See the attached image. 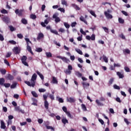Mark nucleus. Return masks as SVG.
Returning a JSON list of instances; mask_svg holds the SVG:
<instances>
[{
    "label": "nucleus",
    "mask_w": 131,
    "mask_h": 131,
    "mask_svg": "<svg viewBox=\"0 0 131 131\" xmlns=\"http://www.w3.org/2000/svg\"><path fill=\"white\" fill-rule=\"evenodd\" d=\"M37 77V75L36 73L33 74L31 79V83L29 81H25V83L27 84L28 86H32L34 88L35 86V80H36V78Z\"/></svg>",
    "instance_id": "f257e3e1"
},
{
    "label": "nucleus",
    "mask_w": 131,
    "mask_h": 131,
    "mask_svg": "<svg viewBox=\"0 0 131 131\" xmlns=\"http://www.w3.org/2000/svg\"><path fill=\"white\" fill-rule=\"evenodd\" d=\"M48 96H49V93H47V94H44L43 95V98L44 100V106L46 108V109H47V110L49 109V102H48Z\"/></svg>",
    "instance_id": "f03ea898"
},
{
    "label": "nucleus",
    "mask_w": 131,
    "mask_h": 131,
    "mask_svg": "<svg viewBox=\"0 0 131 131\" xmlns=\"http://www.w3.org/2000/svg\"><path fill=\"white\" fill-rule=\"evenodd\" d=\"M100 102H104L106 101V99H105V98L103 97H101L100 98V100H99L98 99H96L95 101L97 105H98V106H104V104L100 102Z\"/></svg>",
    "instance_id": "7ed1b4c3"
},
{
    "label": "nucleus",
    "mask_w": 131,
    "mask_h": 131,
    "mask_svg": "<svg viewBox=\"0 0 131 131\" xmlns=\"http://www.w3.org/2000/svg\"><path fill=\"white\" fill-rule=\"evenodd\" d=\"M62 110L64 112H65L68 117H69L71 119H73V116H72L71 114H70V112L67 111V107H66V106H63Z\"/></svg>",
    "instance_id": "20e7f679"
},
{
    "label": "nucleus",
    "mask_w": 131,
    "mask_h": 131,
    "mask_svg": "<svg viewBox=\"0 0 131 131\" xmlns=\"http://www.w3.org/2000/svg\"><path fill=\"white\" fill-rule=\"evenodd\" d=\"M27 60V56L24 55L22 56L21 58V63L25 65V66H27L28 67L29 66V64H28V63L26 62V60Z\"/></svg>",
    "instance_id": "39448f33"
},
{
    "label": "nucleus",
    "mask_w": 131,
    "mask_h": 131,
    "mask_svg": "<svg viewBox=\"0 0 131 131\" xmlns=\"http://www.w3.org/2000/svg\"><path fill=\"white\" fill-rule=\"evenodd\" d=\"M13 53H14V54L15 55H18V54H20V53L21 52V49L18 47H14V48L13 49Z\"/></svg>",
    "instance_id": "423d86ee"
},
{
    "label": "nucleus",
    "mask_w": 131,
    "mask_h": 131,
    "mask_svg": "<svg viewBox=\"0 0 131 131\" xmlns=\"http://www.w3.org/2000/svg\"><path fill=\"white\" fill-rule=\"evenodd\" d=\"M57 58H58V59H61L65 63H69L70 62V60H69L68 58H67L65 57H62L61 56H57Z\"/></svg>",
    "instance_id": "0eeeda50"
},
{
    "label": "nucleus",
    "mask_w": 131,
    "mask_h": 131,
    "mask_svg": "<svg viewBox=\"0 0 131 131\" xmlns=\"http://www.w3.org/2000/svg\"><path fill=\"white\" fill-rule=\"evenodd\" d=\"M49 22H50V18H47L45 20L44 22L41 23V25L42 27H47L46 25H48Z\"/></svg>",
    "instance_id": "6e6552de"
},
{
    "label": "nucleus",
    "mask_w": 131,
    "mask_h": 131,
    "mask_svg": "<svg viewBox=\"0 0 131 131\" xmlns=\"http://www.w3.org/2000/svg\"><path fill=\"white\" fill-rule=\"evenodd\" d=\"M23 12H24V10L20 9L19 10V9H16L15 11V14L16 15H18V16H19L20 17H21L23 15Z\"/></svg>",
    "instance_id": "1a4fd4ad"
},
{
    "label": "nucleus",
    "mask_w": 131,
    "mask_h": 131,
    "mask_svg": "<svg viewBox=\"0 0 131 131\" xmlns=\"http://www.w3.org/2000/svg\"><path fill=\"white\" fill-rule=\"evenodd\" d=\"M85 38L88 40H95L96 35H95L94 34L92 35L91 37L90 35H86Z\"/></svg>",
    "instance_id": "9d476101"
},
{
    "label": "nucleus",
    "mask_w": 131,
    "mask_h": 131,
    "mask_svg": "<svg viewBox=\"0 0 131 131\" xmlns=\"http://www.w3.org/2000/svg\"><path fill=\"white\" fill-rule=\"evenodd\" d=\"M53 19H55V21L56 23H58L61 21V19H60V17H58L57 14H53Z\"/></svg>",
    "instance_id": "9b49d317"
},
{
    "label": "nucleus",
    "mask_w": 131,
    "mask_h": 131,
    "mask_svg": "<svg viewBox=\"0 0 131 131\" xmlns=\"http://www.w3.org/2000/svg\"><path fill=\"white\" fill-rule=\"evenodd\" d=\"M14 109L15 111H17V112H19V113L21 112V113H22L23 114H24V113H25V112L24 111V110H21L20 108V106L15 107Z\"/></svg>",
    "instance_id": "f8f14e48"
},
{
    "label": "nucleus",
    "mask_w": 131,
    "mask_h": 131,
    "mask_svg": "<svg viewBox=\"0 0 131 131\" xmlns=\"http://www.w3.org/2000/svg\"><path fill=\"white\" fill-rule=\"evenodd\" d=\"M75 99L73 97H67V102H69V103H75Z\"/></svg>",
    "instance_id": "ddd939ff"
},
{
    "label": "nucleus",
    "mask_w": 131,
    "mask_h": 131,
    "mask_svg": "<svg viewBox=\"0 0 131 131\" xmlns=\"http://www.w3.org/2000/svg\"><path fill=\"white\" fill-rule=\"evenodd\" d=\"M104 15L107 19H112V18H113L112 15L110 14V13H107V11L104 12Z\"/></svg>",
    "instance_id": "4468645a"
},
{
    "label": "nucleus",
    "mask_w": 131,
    "mask_h": 131,
    "mask_svg": "<svg viewBox=\"0 0 131 131\" xmlns=\"http://www.w3.org/2000/svg\"><path fill=\"white\" fill-rule=\"evenodd\" d=\"M27 50L31 54V55H34L31 47L29 46V43H28V45L27 46Z\"/></svg>",
    "instance_id": "2eb2a0df"
},
{
    "label": "nucleus",
    "mask_w": 131,
    "mask_h": 131,
    "mask_svg": "<svg viewBox=\"0 0 131 131\" xmlns=\"http://www.w3.org/2000/svg\"><path fill=\"white\" fill-rule=\"evenodd\" d=\"M44 36H45L43 35V34L42 33H40L38 35V36L37 37V40H40V39H41V38H43Z\"/></svg>",
    "instance_id": "dca6fc26"
},
{
    "label": "nucleus",
    "mask_w": 131,
    "mask_h": 131,
    "mask_svg": "<svg viewBox=\"0 0 131 131\" xmlns=\"http://www.w3.org/2000/svg\"><path fill=\"white\" fill-rule=\"evenodd\" d=\"M71 6L74 8L75 10H76V11H79L80 10V8H79V7H78V6L75 4H72Z\"/></svg>",
    "instance_id": "f3484780"
},
{
    "label": "nucleus",
    "mask_w": 131,
    "mask_h": 131,
    "mask_svg": "<svg viewBox=\"0 0 131 131\" xmlns=\"http://www.w3.org/2000/svg\"><path fill=\"white\" fill-rule=\"evenodd\" d=\"M117 75L118 76L119 78L122 79L124 78V75L120 72H117Z\"/></svg>",
    "instance_id": "a211bd4d"
},
{
    "label": "nucleus",
    "mask_w": 131,
    "mask_h": 131,
    "mask_svg": "<svg viewBox=\"0 0 131 131\" xmlns=\"http://www.w3.org/2000/svg\"><path fill=\"white\" fill-rule=\"evenodd\" d=\"M3 21L5 22V23H6V24H8L9 23V21H10V19H9V17L7 16H5L2 18Z\"/></svg>",
    "instance_id": "6ab92c4d"
},
{
    "label": "nucleus",
    "mask_w": 131,
    "mask_h": 131,
    "mask_svg": "<svg viewBox=\"0 0 131 131\" xmlns=\"http://www.w3.org/2000/svg\"><path fill=\"white\" fill-rule=\"evenodd\" d=\"M1 128L3 129H5L6 128V124H5L4 120H1Z\"/></svg>",
    "instance_id": "aec40b11"
},
{
    "label": "nucleus",
    "mask_w": 131,
    "mask_h": 131,
    "mask_svg": "<svg viewBox=\"0 0 131 131\" xmlns=\"http://www.w3.org/2000/svg\"><path fill=\"white\" fill-rule=\"evenodd\" d=\"M82 84L84 89H86V88H89V86H90V83L85 82H82Z\"/></svg>",
    "instance_id": "412c9836"
},
{
    "label": "nucleus",
    "mask_w": 131,
    "mask_h": 131,
    "mask_svg": "<svg viewBox=\"0 0 131 131\" xmlns=\"http://www.w3.org/2000/svg\"><path fill=\"white\" fill-rule=\"evenodd\" d=\"M36 73L38 75H39V77L41 78L42 80H43L45 79V77H43V75L41 74L40 72H39L38 71H36Z\"/></svg>",
    "instance_id": "4be33fe9"
},
{
    "label": "nucleus",
    "mask_w": 131,
    "mask_h": 131,
    "mask_svg": "<svg viewBox=\"0 0 131 131\" xmlns=\"http://www.w3.org/2000/svg\"><path fill=\"white\" fill-rule=\"evenodd\" d=\"M80 21H82V22H84L85 24H86V25H88V21H86V20H85V19L84 18V17H83V16H81L80 17Z\"/></svg>",
    "instance_id": "5701e85b"
},
{
    "label": "nucleus",
    "mask_w": 131,
    "mask_h": 131,
    "mask_svg": "<svg viewBox=\"0 0 131 131\" xmlns=\"http://www.w3.org/2000/svg\"><path fill=\"white\" fill-rule=\"evenodd\" d=\"M52 82L55 84H58V80L55 77H52Z\"/></svg>",
    "instance_id": "b1692460"
},
{
    "label": "nucleus",
    "mask_w": 131,
    "mask_h": 131,
    "mask_svg": "<svg viewBox=\"0 0 131 131\" xmlns=\"http://www.w3.org/2000/svg\"><path fill=\"white\" fill-rule=\"evenodd\" d=\"M7 79L9 80H13V79H14V76L9 74L7 76Z\"/></svg>",
    "instance_id": "393cba45"
},
{
    "label": "nucleus",
    "mask_w": 131,
    "mask_h": 131,
    "mask_svg": "<svg viewBox=\"0 0 131 131\" xmlns=\"http://www.w3.org/2000/svg\"><path fill=\"white\" fill-rule=\"evenodd\" d=\"M88 12H89V13H90V14L93 16L94 17H95V18H97V15H96V13L94 12V11L93 10H88Z\"/></svg>",
    "instance_id": "a878e982"
},
{
    "label": "nucleus",
    "mask_w": 131,
    "mask_h": 131,
    "mask_svg": "<svg viewBox=\"0 0 131 131\" xmlns=\"http://www.w3.org/2000/svg\"><path fill=\"white\" fill-rule=\"evenodd\" d=\"M61 122H62V123H63L65 125V124H66V123H68V120H67V119H66V118H64L62 119Z\"/></svg>",
    "instance_id": "bb28decb"
},
{
    "label": "nucleus",
    "mask_w": 131,
    "mask_h": 131,
    "mask_svg": "<svg viewBox=\"0 0 131 131\" xmlns=\"http://www.w3.org/2000/svg\"><path fill=\"white\" fill-rule=\"evenodd\" d=\"M113 82H114V78H111V79H110V80L108 81V84L109 85H111V84H112V83H113Z\"/></svg>",
    "instance_id": "cd10ccee"
},
{
    "label": "nucleus",
    "mask_w": 131,
    "mask_h": 131,
    "mask_svg": "<svg viewBox=\"0 0 131 131\" xmlns=\"http://www.w3.org/2000/svg\"><path fill=\"white\" fill-rule=\"evenodd\" d=\"M0 72L3 75H5V74L7 73V71L6 70V69H0Z\"/></svg>",
    "instance_id": "c85d7f7f"
},
{
    "label": "nucleus",
    "mask_w": 131,
    "mask_h": 131,
    "mask_svg": "<svg viewBox=\"0 0 131 131\" xmlns=\"http://www.w3.org/2000/svg\"><path fill=\"white\" fill-rule=\"evenodd\" d=\"M61 4L63 6H66V7H67L68 6V4H67V1L66 0H61Z\"/></svg>",
    "instance_id": "c756f323"
},
{
    "label": "nucleus",
    "mask_w": 131,
    "mask_h": 131,
    "mask_svg": "<svg viewBox=\"0 0 131 131\" xmlns=\"http://www.w3.org/2000/svg\"><path fill=\"white\" fill-rule=\"evenodd\" d=\"M5 84V78H0V85H4Z\"/></svg>",
    "instance_id": "7c9ffc66"
},
{
    "label": "nucleus",
    "mask_w": 131,
    "mask_h": 131,
    "mask_svg": "<svg viewBox=\"0 0 131 131\" xmlns=\"http://www.w3.org/2000/svg\"><path fill=\"white\" fill-rule=\"evenodd\" d=\"M21 23H23V24H24L25 25H26V24H27V23H28V21H27V20H26V19L22 18L21 19Z\"/></svg>",
    "instance_id": "2f4dec72"
},
{
    "label": "nucleus",
    "mask_w": 131,
    "mask_h": 131,
    "mask_svg": "<svg viewBox=\"0 0 131 131\" xmlns=\"http://www.w3.org/2000/svg\"><path fill=\"white\" fill-rule=\"evenodd\" d=\"M75 74L76 75V76L78 77H81V76H82V74L80 73V72L77 71L75 72Z\"/></svg>",
    "instance_id": "473e14b6"
},
{
    "label": "nucleus",
    "mask_w": 131,
    "mask_h": 131,
    "mask_svg": "<svg viewBox=\"0 0 131 131\" xmlns=\"http://www.w3.org/2000/svg\"><path fill=\"white\" fill-rule=\"evenodd\" d=\"M9 28H10V31L13 32V31H15L16 30V28L13 27V26H9Z\"/></svg>",
    "instance_id": "72a5a7b5"
},
{
    "label": "nucleus",
    "mask_w": 131,
    "mask_h": 131,
    "mask_svg": "<svg viewBox=\"0 0 131 131\" xmlns=\"http://www.w3.org/2000/svg\"><path fill=\"white\" fill-rule=\"evenodd\" d=\"M75 51L76 52H77V53H78V54H79V55H82V51H81V50H80V49H75Z\"/></svg>",
    "instance_id": "f704fd0d"
},
{
    "label": "nucleus",
    "mask_w": 131,
    "mask_h": 131,
    "mask_svg": "<svg viewBox=\"0 0 131 131\" xmlns=\"http://www.w3.org/2000/svg\"><path fill=\"white\" fill-rule=\"evenodd\" d=\"M31 94L35 98H37V97H38V95H37L35 91H32Z\"/></svg>",
    "instance_id": "c9c22d12"
},
{
    "label": "nucleus",
    "mask_w": 131,
    "mask_h": 131,
    "mask_svg": "<svg viewBox=\"0 0 131 131\" xmlns=\"http://www.w3.org/2000/svg\"><path fill=\"white\" fill-rule=\"evenodd\" d=\"M102 29L104 30V31H105V32H106V33H109V29H108L107 27H103Z\"/></svg>",
    "instance_id": "e433bc0d"
},
{
    "label": "nucleus",
    "mask_w": 131,
    "mask_h": 131,
    "mask_svg": "<svg viewBox=\"0 0 131 131\" xmlns=\"http://www.w3.org/2000/svg\"><path fill=\"white\" fill-rule=\"evenodd\" d=\"M51 32L52 33H54V34H56V35H58L59 34L58 33V31H57V30H54L53 29H51Z\"/></svg>",
    "instance_id": "4c0bfd02"
},
{
    "label": "nucleus",
    "mask_w": 131,
    "mask_h": 131,
    "mask_svg": "<svg viewBox=\"0 0 131 131\" xmlns=\"http://www.w3.org/2000/svg\"><path fill=\"white\" fill-rule=\"evenodd\" d=\"M30 18L33 20H35V18H36V15H35V14H32L30 15Z\"/></svg>",
    "instance_id": "58836bf2"
},
{
    "label": "nucleus",
    "mask_w": 131,
    "mask_h": 131,
    "mask_svg": "<svg viewBox=\"0 0 131 131\" xmlns=\"http://www.w3.org/2000/svg\"><path fill=\"white\" fill-rule=\"evenodd\" d=\"M118 20H119V23H120L121 24H123V23H124V20H123V19L119 17L118 18Z\"/></svg>",
    "instance_id": "ea45409f"
},
{
    "label": "nucleus",
    "mask_w": 131,
    "mask_h": 131,
    "mask_svg": "<svg viewBox=\"0 0 131 131\" xmlns=\"http://www.w3.org/2000/svg\"><path fill=\"white\" fill-rule=\"evenodd\" d=\"M46 54L47 58H51V57H52V53H51V52H46Z\"/></svg>",
    "instance_id": "a19ab883"
},
{
    "label": "nucleus",
    "mask_w": 131,
    "mask_h": 131,
    "mask_svg": "<svg viewBox=\"0 0 131 131\" xmlns=\"http://www.w3.org/2000/svg\"><path fill=\"white\" fill-rule=\"evenodd\" d=\"M46 127L47 129H52V130H54V127L52 126H48V125H46Z\"/></svg>",
    "instance_id": "79ce46f5"
},
{
    "label": "nucleus",
    "mask_w": 131,
    "mask_h": 131,
    "mask_svg": "<svg viewBox=\"0 0 131 131\" xmlns=\"http://www.w3.org/2000/svg\"><path fill=\"white\" fill-rule=\"evenodd\" d=\"M81 107L83 111H86V106H85V105H84V104H82Z\"/></svg>",
    "instance_id": "37998d69"
},
{
    "label": "nucleus",
    "mask_w": 131,
    "mask_h": 131,
    "mask_svg": "<svg viewBox=\"0 0 131 131\" xmlns=\"http://www.w3.org/2000/svg\"><path fill=\"white\" fill-rule=\"evenodd\" d=\"M25 40H26V42H27V45H28V43H32V42H31V41H30V40L29 39V38H26L25 39Z\"/></svg>",
    "instance_id": "c03bdc74"
},
{
    "label": "nucleus",
    "mask_w": 131,
    "mask_h": 131,
    "mask_svg": "<svg viewBox=\"0 0 131 131\" xmlns=\"http://www.w3.org/2000/svg\"><path fill=\"white\" fill-rule=\"evenodd\" d=\"M103 59L105 63H108V58H107V57L105 56V55H103Z\"/></svg>",
    "instance_id": "a18cd8bd"
},
{
    "label": "nucleus",
    "mask_w": 131,
    "mask_h": 131,
    "mask_svg": "<svg viewBox=\"0 0 131 131\" xmlns=\"http://www.w3.org/2000/svg\"><path fill=\"white\" fill-rule=\"evenodd\" d=\"M5 88H10L11 86V84L9 83H5L3 84Z\"/></svg>",
    "instance_id": "49530a36"
},
{
    "label": "nucleus",
    "mask_w": 131,
    "mask_h": 131,
    "mask_svg": "<svg viewBox=\"0 0 131 131\" xmlns=\"http://www.w3.org/2000/svg\"><path fill=\"white\" fill-rule=\"evenodd\" d=\"M124 70L125 71H126V72H129L130 71V69H129V68H128V67H125Z\"/></svg>",
    "instance_id": "de8ad7c7"
},
{
    "label": "nucleus",
    "mask_w": 131,
    "mask_h": 131,
    "mask_svg": "<svg viewBox=\"0 0 131 131\" xmlns=\"http://www.w3.org/2000/svg\"><path fill=\"white\" fill-rule=\"evenodd\" d=\"M63 24H64V26H65V27L67 28L68 29L69 28H70V25L69 24H68V23H64Z\"/></svg>",
    "instance_id": "09e8293b"
},
{
    "label": "nucleus",
    "mask_w": 131,
    "mask_h": 131,
    "mask_svg": "<svg viewBox=\"0 0 131 131\" xmlns=\"http://www.w3.org/2000/svg\"><path fill=\"white\" fill-rule=\"evenodd\" d=\"M9 43H11V45H16V43H17V42L13 40H9Z\"/></svg>",
    "instance_id": "8fccbe9b"
},
{
    "label": "nucleus",
    "mask_w": 131,
    "mask_h": 131,
    "mask_svg": "<svg viewBox=\"0 0 131 131\" xmlns=\"http://www.w3.org/2000/svg\"><path fill=\"white\" fill-rule=\"evenodd\" d=\"M17 86V83H14L11 85V89H15Z\"/></svg>",
    "instance_id": "3c124183"
},
{
    "label": "nucleus",
    "mask_w": 131,
    "mask_h": 131,
    "mask_svg": "<svg viewBox=\"0 0 131 131\" xmlns=\"http://www.w3.org/2000/svg\"><path fill=\"white\" fill-rule=\"evenodd\" d=\"M114 89H115V90H120V87L116 84H114Z\"/></svg>",
    "instance_id": "603ef678"
},
{
    "label": "nucleus",
    "mask_w": 131,
    "mask_h": 131,
    "mask_svg": "<svg viewBox=\"0 0 131 131\" xmlns=\"http://www.w3.org/2000/svg\"><path fill=\"white\" fill-rule=\"evenodd\" d=\"M36 51L38 53H40V52H42V49L41 48H36Z\"/></svg>",
    "instance_id": "864d4df0"
},
{
    "label": "nucleus",
    "mask_w": 131,
    "mask_h": 131,
    "mask_svg": "<svg viewBox=\"0 0 131 131\" xmlns=\"http://www.w3.org/2000/svg\"><path fill=\"white\" fill-rule=\"evenodd\" d=\"M124 53H126V54H130V51L128 49H125L123 51Z\"/></svg>",
    "instance_id": "5fc2aeb1"
},
{
    "label": "nucleus",
    "mask_w": 131,
    "mask_h": 131,
    "mask_svg": "<svg viewBox=\"0 0 131 131\" xmlns=\"http://www.w3.org/2000/svg\"><path fill=\"white\" fill-rule=\"evenodd\" d=\"M49 98L52 100V101L55 100V97L54 96V95L50 94L49 95Z\"/></svg>",
    "instance_id": "6e6d98bb"
},
{
    "label": "nucleus",
    "mask_w": 131,
    "mask_h": 131,
    "mask_svg": "<svg viewBox=\"0 0 131 131\" xmlns=\"http://www.w3.org/2000/svg\"><path fill=\"white\" fill-rule=\"evenodd\" d=\"M58 11H60L62 13H65V9L63 8H58Z\"/></svg>",
    "instance_id": "4d7b16f0"
},
{
    "label": "nucleus",
    "mask_w": 131,
    "mask_h": 131,
    "mask_svg": "<svg viewBox=\"0 0 131 131\" xmlns=\"http://www.w3.org/2000/svg\"><path fill=\"white\" fill-rule=\"evenodd\" d=\"M4 63L6 65H7V66H10V63L9 62V61H8V60L4 59Z\"/></svg>",
    "instance_id": "13d9d810"
},
{
    "label": "nucleus",
    "mask_w": 131,
    "mask_h": 131,
    "mask_svg": "<svg viewBox=\"0 0 131 131\" xmlns=\"http://www.w3.org/2000/svg\"><path fill=\"white\" fill-rule=\"evenodd\" d=\"M76 25H77V23L76 21L73 22L71 24V26L72 27H75V26H76Z\"/></svg>",
    "instance_id": "bf43d9fd"
},
{
    "label": "nucleus",
    "mask_w": 131,
    "mask_h": 131,
    "mask_svg": "<svg viewBox=\"0 0 131 131\" xmlns=\"http://www.w3.org/2000/svg\"><path fill=\"white\" fill-rule=\"evenodd\" d=\"M17 37L21 39L23 37V35H22L21 34H17Z\"/></svg>",
    "instance_id": "052dcab7"
},
{
    "label": "nucleus",
    "mask_w": 131,
    "mask_h": 131,
    "mask_svg": "<svg viewBox=\"0 0 131 131\" xmlns=\"http://www.w3.org/2000/svg\"><path fill=\"white\" fill-rule=\"evenodd\" d=\"M59 32H61L62 33L65 32V30H64V29L60 28L59 30H58Z\"/></svg>",
    "instance_id": "680f3d73"
},
{
    "label": "nucleus",
    "mask_w": 131,
    "mask_h": 131,
    "mask_svg": "<svg viewBox=\"0 0 131 131\" xmlns=\"http://www.w3.org/2000/svg\"><path fill=\"white\" fill-rule=\"evenodd\" d=\"M1 13H2V14H8V11L5 9H3L1 11Z\"/></svg>",
    "instance_id": "e2e57ef3"
},
{
    "label": "nucleus",
    "mask_w": 131,
    "mask_h": 131,
    "mask_svg": "<svg viewBox=\"0 0 131 131\" xmlns=\"http://www.w3.org/2000/svg\"><path fill=\"white\" fill-rule=\"evenodd\" d=\"M46 89H39V92L40 93H45V92H46Z\"/></svg>",
    "instance_id": "0e129e2a"
},
{
    "label": "nucleus",
    "mask_w": 131,
    "mask_h": 131,
    "mask_svg": "<svg viewBox=\"0 0 131 131\" xmlns=\"http://www.w3.org/2000/svg\"><path fill=\"white\" fill-rule=\"evenodd\" d=\"M38 123H39V124H41V123H42V122H43V120H42V119H39L38 120Z\"/></svg>",
    "instance_id": "69168bd1"
},
{
    "label": "nucleus",
    "mask_w": 131,
    "mask_h": 131,
    "mask_svg": "<svg viewBox=\"0 0 131 131\" xmlns=\"http://www.w3.org/2000/svg\"><path fill=\"white\" fill-rule=\"evenodd\" d=\"M110 70H115V67L114 66H110Z\"/></svg>",
    "instance_id": "338daca9"
},
{
    "label": "nucleus",
    "mask_w": 131,
    "mask_h": 131,
    "mask_svg": "<svg viewBox=\"0 0 131 131\" xmlns=\"http://www.w3.org/2000/svg\"><path fill=\"white\" fill-rule=\"evenodd\" d=\"M114 66L115 67H120L121 65L119 63H114Z\"/></svg>",
    "instance_id": "774afa93"
}]
</instances>
